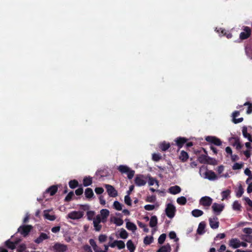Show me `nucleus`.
<instances>
[{"mask_svg":"<svg viewBox=\"0 0 252 252\" xmlns=\"http://www.w3.org/2000/svg\"><path fill=\"white\" fill-rule=\"evenodd\" d=\"M118 170L122 174H126L127 175V178L129 179H131L133 177L135 173V171L134 170L130 169L129 167L125 165H120L118 167Z\"/></svg>","mask_w":252,"mask_h":252,"instance_id":"obj_1","label":"nucleus"},{"mask_svg":"<svg viewBox=\"0 0 252 252\" xmlns=\"http://www.w3.org/2000/svg\"><path fill=\"white\" fill-rule=\"evenodd\" d=\"M175 207L171 203H168L166 205L165 209V213L166 216L169 218H173L176 212Z\"/></svg>","mask_w":252,"mask_h":252,"instance_id":"obj_2","label":"nucleus"},{"mask_svg":"<svg viewBox=\"0 0 252 252\" xmlns=\"http://www.w3.org/2000/svg\"><path fill=\"white\" fill-rule=\"evenodd\" d=\"M32 226L30 225H23L18 229V232H20L24 237L27 236L31 231Z\"/></svg>","mask_w":252,"mask_h":252,"instance_id":"obj_3","label":"nucleus"},{"mask_svg":"<svg viewBox=\"0 0 252 252\" xmlns=\"http://www.w3.org/2000/svg\"><path fill=\"white\" fill-rule=\"evenodd\" d=\"M205 140L209 143L217 146H220L222 145V142L220 139L216 136H207L205 137Z\"/></svg>","mask_w":252,"mask_h":252,"instance_id":"obj_4","label":"nucleus"},{"mask_svg":"<svg viewBox=\"0 0 252 252\" xmlns=\"http://www.w3.org/2000/svg\"><path fill=\"white\" fill-rule=\"evenodd\" d=\"M243 30V32H241L240 34V39L241 40L248 39L251 35L252 31L251 28L247 26H244Z\"/></svg>","mask_w":252,"mask_h":252,"instance_id":"obj_5","label":"nucleus"},{"mask_svg":"<svg viewBox=\"0 0 252 252\" xmlns=\"http://www.w3.org/2000/svg\"><path fill=\"white\" fill-rule=\"evenodd\" d=\"M212 210L215 214L219 215L224 209V205L217 203H214L212 206Z\"/></svg>","mask_w":252,"mask_h":252,"instance_id":"obj_6","label":"nucleus"},{"mask_svg":"<svg viewBox=\"0 0 252 252\" xmlns=\"http://www.w3.org/2000/svg\"><path fill=\"white\" fill-rule=\"evenodd\" d=\"M84 213L81 211H72L69 213L67 216L68 218L72 220H78L83 217Z\"/></svg>","mask_w":252,"mask_h":252,"instance_id":"obj_7","label":"nucleus"},{"mask_svg":"<svg viewBox=\"0 0 252 252\" xmlns=\"http://www.w3.org/2000/svg\"><path fill=\"white\" fill-rule=\"evenodd\" d=\"M212 201L213 199L210 197L206 196L200 199L199 203L203 206L209 207L212 204Z\"/></svg>","mask_w":252,"mask_h":252,"instance_id":"obj_8","label":"nucleus"},{"mask_svg":"<svg viewBox=\"0 0 252 252\" xmlns=\"http://www.w3.org/2000/svg\"><path fill=\"white\" fill-rule=\"evenodd\" d=\"M188 140V139L187 138L183 137H178L176 138L174 141L178 148V150L183 147L184 145L187 142Z\"/></svg>","mask_w":252,"mask_h":252,"instance_id":"obj_9","label":"nucleus"},{"mask_svg":"<svg viewBox=\"0 0 252 252\" xmlns=\"http://www.w3.org/2000/svg\"><path fill=\"white\" fill-rule=\"evenodd\" d=\"M105 187L110 196L114 197L117 196V191L115 189L113 186L110 185H105Z\"/></svg>","mask_w":252,"mask_h":252,"instance_id":"obj_10","label":"nucleus"},{"mask_svg":"<svg viewBox=\"0 0 252 252\" xmlns=\"http://www.w3.org/2000/svg\"><path fill=\"white\" fill-rule=\"evenodd\" d=\"M136 186L140 187L146 185V181L144 179V177L141 175H137L134 180Z\"/></svg>","mask_w":252,"mask_h":252,"instance_id":"obj_11","label":"nucleus"},{"mask_svg":"<svg viewBox=\"0 0 252 252\" xmlns=\"http://www.w3.org/2000/svg\"><path fill=\"white\" fill-rule=\"evenodd\" d=\"M204 178L210 181H213L218 179V177L215 173L212 170H207L204 173Z\"/></svg>","mask_w":252,"mask_h":252,"instance_id":"obj_12","label":"nucleus"},{"mask_svg":"<svg viewBox=\"0 0 252 252\" xmlns=\"http://www.w3.org/2000/svg\"><path fill=\"white\" fill-rule=\"evenodd\" d=\"M53 248L58 252H65L67 250L66 245L59 243H56L53 246Z\"/></svg>","mask_w":252,"mask_h":252,"instance_id":"obj_13","label":"nucleus"},{"mask_svg":"<svg viewBox=\"0 0 252 252\" xmlns=\"http://www.w3.org/2000/svg\"><path fill=\"white\" fill-rule=\"evenodd\" d=\"M209 224L210 227L212 229H217L219 226V221L218 218L217 217H214L213 218H209Z\"/></svg>","mask_w":252,"mask_h":252,"instance_id":"obj_14","label":"nucleus"},{"mask_svg":"<svg viewBox=\"0 0 252 252\" xmlns=\"http://www.w3.org/2000/svg\"><path fill=\"white\" fill-rule=\"evenodd\" d=\"M240 241L237 238H232L229 241V247L233 249H237L240 247Z\"/></svg>","mask_w":252,"mask_h":252,"instance_id":"obj_15","label":"nucleus"},{"mask_svg":"<svg viewBox=\"0 0 252 252\" xmlns=\"http://www.w3.org/2000/svg\"><path fill=\"white\" fill-rule=\"evenodd\" d=\"M100 213L99 215L100 216V218L102 219L103 223H105L110 214L109 211L106 209H103L100 210Z\"/></svg>","mask_w":252,"mask_h":252,"instance_id":"obj_16","label":"nucleus"},{"mask_svg":"<svg viewBox=\"0 0 252 252\" xmlns=\"http://www.w3.org/2000/svg\"><path fill=\"white\" fill-rule=\"evenodd\" d=\"M239 115H240V112L239 111H235L232 114V117L233 118L232 122L235 124L241 123L244 120V119L242 117L238 118V119L236 118Z\"/></svg>","mask_w":252,"mask_h":252,"instance_id":"obj_17","label":"nucleus"},{"mask_svg":"<svg viewBox=\"0 0 252 252\" xmlns=\"http://www.w3.org/2000/svg\"><path fill=\"white\" fill-rule=\"evenodd\" d=\"M50 237L43 232H41L40 235L36 239L34 240V242L36 244H40L43 242V240L49 239Z\"/></svg>","mask_w":252,"mask_h":252,"instance_id":"obj_18","label":"nucleus"},{"mask_svg":"<svg viewBox=\"0 0 252 252\" xmlns=\"http://www.w3.org/2000/svg\"><path fill=\"white\" fill-rule=\"evenodd\" d=\"M242 134L245 138H247L250 142H252V135L248 132V129L246 126H244L242 127Z\"/></svg>","mask_w":252,"mask_h":252,"instance_id":"obj_19","label":"nucleus"},{"mask_svg":"<svg viewBox=\"0 0 252 252\" xmlns=\"http://www.w3.org/2000/svg\"><path fill=\"white\" fill-rule=\"evenodd\" d=\"M85 195L86 198L90 200L94 197V193L91 188H88L85 190Z\"/></svg>","mask_w":252,"mask_h":252,"instance_id":"obj_20","label":"nucleus"},{"mask_svg":"<svg viewBox=\"0 0 252 252\" xmlns=\"http://www.w3.org/2000/svg\"><path fill=\"white\" fill-rule=\"evenodd\" d=\"M58 191V186L57 185H53L50 187L49 188H48L45 193H50L51 196H53L56 194V193Z\"/></svg>","mask_w":252,"mask_h":252,"instance_id":"obj_21","label":"nucleus"},{"mask_svg":"<svg viewBox=\"0 0 252 252\" xmlns=\"http://www.w3.org/2000/svg\"><path fill=\"white\" fill-rule=\"evenodd\" d=\"M20 241L19 240L16 241L15 242H13L10 241L9 240H8L5 241V246L9 249L14 250L16 248V245Z\"/></svg>","mask_w":252,"mask_h":252,"instance_id":"obj_22","label":"nucleus"},{"mask_svg":"<svg viewBox=\"0 0 252 252\" xmlns=\"http://www.w3.org/2000/svg\"><path fill=\"white\" fill-rule=\"evenodd\" d=\"M206 223L204 221H201L199 224L198 228L197 229V233L199 235H202L205 233V228Z\"/></svg>","mask_w":252,"mask_h":252,"instance_id":"obj_23","label":"nucleus"},{"mask_svg":"<svg viewBox=\"0 0 252 252\" xmlns=\"http://www.w3.org/2000/svg\"><path fill=\"white\" fill-rule=\"evenodd\" d=\"M181 188L178 186L171 187L169 189V192L172 194H176L181 192Z\"/></svg>","mask_w":252,"mask_h":252,"instance_id":"obj_24","label":"nucleus"},{"mask_svg":"<svg viewBox=\"0 0 252 252\" xmlns=\"http://www.w3.org/2000/svg\"><path fill=\"white\" fill-rule=\"evenodd\" d=\"M171 248L170 245L169 244L161 246L157 252H170Z\"/></svg>","mask_w":252,"mask_h":252,"instance_id":"obj_25","label":"nucleus"},{"mask_svg":"<svg viewBox=\"0 0 252 252\" xmlns=\"http://www.w3.org/2000/svg\"><path fill=\"white\" fill-rule=\"evenodd\" d=\"M179 158L182 162H185L189 158L188 154L183 150L181 152Z\"/></svg>","mask_w":252,"mask_h":252,"instance_id":"obj_26","label":"nucleus"},{"mask_svg":"<svg viewBox=\"0 0 252 252\" xmlns=\"http://www.w3.org/2000/svg\"><path fill=\"white\" fill-rule=\"evenodd\" d=\"M93 183L92 178L90 176L85 177L83 179V184L84 186L88 187L90 186Z\"/></svg>","mask_w":252,"mask_h":252,"instance_id":"obj_27","label":"nucleus"},{"mask_svg":"<svg viewBox=\"0 0 252 252\" xmlns=\"http://www.w3.org/2000/svg\"><path fill=\"white\" fill-rule=\"evenodd\" d=\"M170 147V144L169 143H167L165 141H164L161 143L159 145V148L162 151H166L167 150L169 147Z\"/></svg>","mask_w":252,"mask_h":252,"instance_id":"obj_28","label":"nucleus"},{"mask_svg":"<svg viewBox=\"0 0 252 252\" xmlns=\"http://www.w3.org/2000/svg\"><path fill=\"white\" fill-rule=\"evenodd\" d=\"M126 246L127 249L130 251V252H134L135 250V246L131 240H129L127 242Z\"/></svg>","mask_w":252,"mask_h":252,"instance_id":"obj_29","label":"nucleus"},{"mask_svg":"<svg viewBox=\"0 0 252 252\" xmlns=\"http://www.w3.org/2000/svg\"><path fill=\"white\" fill-rule=\"evenodd\" d=\"M158 223V218L156 216H152L150 219L149 223L150 226L151 227H154L157 226Z\"/></svg>","mask_w":252,"mask_h":252,"instance_id":"obj_30","label":"nucleus"},{"mask_svg":"<svg viewBox=\"0 0 252 252\" xmlns=\"http://www.w3.org/2000/svg\"><path fill=\"white\" fill-rule=\"evenodd\" d=\"M126 227L128 230H131L132 231H134L137 229L136 225L133 222L129 221L126 222Z\"/></svg>","mask_w":252,"mask_h":252,"instance_id":"obj_31","label":"nucleus"},{"mask_svg":"<svg viewBox=\"0 0 252 252\" xmlns=\"http://www.w3.org/2000/svg\"><path fill=\"white\" fill-rule=\"evenodd\" d=\"M48 210H45L44 211V217L45 219L49 220H54L56 219V217L54 215H51L49 214Z\"/></svg>","mask_w":252,"mask_h":252,"instance_id":"obj_32","label":"nucleus"},{"mask_svg":"<svg viewBox=\"0 0 252 252\" xmlns=\"http://www.w3.org/2000/svg\"><path fill=\"white\" fill-rule=\"evenodd\" d=\"M154 241V238L152 236H146L144 238L143 240V242L145 245H149L152 243Z\"/></svg>","mask_w":252,"mask_h":252,"instance_id":"obj_33","label":"nucleus"},{"mask_svg":"<svg viewBox=\"0 0 252 252\" xmlns=\"http://www.w3.org/2000/svg\"><path fill=\"white\" fill-rule=\"evenodd\" d=\"M191 214L194 217H199L203 214V212L199 209H194L192 211Z\"/></svg>","mask_w":252,"mask_h":252,"instance_id":"obj_34","label":"nucleus"},{"mask_svg":"<svg viewBox=\"0 0 252 252\" xmlns=\"http://www.w3.org/2000/svg\"><path fill=\"white\" fill-rule=\"evenodd\" d=\"M69 186L71 189H75L79 186V183L76 180H70L68 183Z\"/></svg>","mask_w":252,"mask_h":252,"instance_id":"obj_35","label":"nucleus"},{"mask_svg":"<svg viewBox=\"0 0 252 252\" xmlns=\"http://www.w3.org/2000/svg\"><path fill=\"white\" fill-rule=\"evenodd\" d=\"M207 158H209L208 156L205 155H201L198 157V160L200 163L205 164L206 163Z\"/></svg>","mask_w":252,"mask_h":252,"instance_id":"obj_36","label":"nucleus"},{"mask_svg":"<svg viewBox=\"0 0 252 252\" xmlns=\"http://www.w3.org/2000/svg\"><path fill=\"white\" fill-rule=\"evenodd\" d=\"M177 202L181 205H185L187 203V199L184 196L178 197L177 199Z\"/></svg>","mask_w":252,"mask_h":252,"instance_id":"obj_37","label":"nucleus"},{"mask_svg":"<svg viewBox=\"0 0 252 252\" xmlns=\"http://www.w3.org/2000/svg\"><path fill=\"white\" fill-rule=\"evenodd\" d=\"M137 224L139 226V227L140 228H142L143 229V231L145 232H148L149 231V228L147 227L146 224H145V223L141 222V221H137Z\"/></svg>","mask_w":252,"mask_h":252,"instance_id":"obj_38","label":"nucleus"},{"mask_svg":"<svg viewBox=\"0 0 252 252\" xmlns=\"http://www.w3.org/2000/svg\"><path fill=\"white\" fill-rule=\"evenodd\" d=\"M241 205L238 201H235L233 203V209L236 211H241Z\"/></svg>","mask_w":252,"mask_h":252,"instance_id":"obj_39","label":"nucleus"},{"mask_svg":"<svg viewBox=\"0 0 252 252\" xmlns=\"http://www.w3.org/2000/svg\"><path fill=\"white\" fill-rule=\"evenodd\" d=\"M230 190L229 189H227L222 191L221 196H222V200H223L226 199L230 194Z\"/></svg>","mask_w":252,"mask_h":252,"instance_id":"obj_40","label":"nucleus"},{"mask_svg":"<svg viewBox=\"0 0 252 252\" xmlns=\"http://www.w3.org/2000/svg\"><path fill=\"white\" fill-rule=\"evenodd\" d=\"M120 236L121 238L125 239L128 237V233L125 229L121 228L120 233Z\"/></svg>","mask_w":252,"mask_h":252,"instance_id":"obj_41","label":"nucleus"},{"mask_svg":"<svg viewBox=\"0 0 252 252\" xmlns=\"http://www.w3.org/2000/svg\"><path fill=\"white\" fill-rule=\"evenodd\" d=\"M113 206L116 210L121 211L122 210V205L118 201H114Z\"/></svg>","mask_w":252,"mask_h":252,"instance_id":"obj_42","label":"nucleus"},{"mask_svg":"<svg viewBox=\"0 0 252 252\" xmlns=\"http://www.w3.org/2000/svg\"><path fill=\"white\" fill-rule=\"evenodd\" d=\"M166 238V235L165 233L161 234L158 238V243L159 244H162Z\"/></svg>","mask_w":252,"mask_h":252,"instance_id":"obj_43","label":"nucleus"},{"mask_svg":"<svg viewBox=\"0 0 252 252\" xmlns=\"http://www.w3.org/2000/svg\"><path fill=\"white\" fill-rule=\"evenodd\" d=\"M74 195V194L73 191H70L65 197L64 201L69 202L70 201H71Z\"/></svg>","mask_w":252,"mask_h":252,"instance_id":"obj_44","label":"nucleus"},{"mask_svg":"<svg viewBox=\"0 0 252 252\" xmlns=\"http://www.w3.org/2000/svg\"><path fill=\"white\" fill-rule=\"evenodd\" d=\"M117 247L120 250L123 249L125 247V244L124 241L122 240H116Z\"/></svg>","mask_w":252,"mask_h":252,"instance_id":"obj_45","label":"nucleus"},{"mask_svg":"<svg viewBox=\"0 0 252 252\" xmlns=\"http://www.w3.org/2000/svg\"><path fill=\"white\" fill-rule=\"evenodd\" d=\"M244 193V189L241 185H240L238 189V190L236 192V195L237 197H240L242 196Z\"/></svg>","mask_w":252,"mask_h":252,"instance_id":"obj_46","label":"nucleus"},{"mask_svg":"<svg viewBox=\"0 0 252 252\" xmlns=\"http://www.w3.org/2000/svg\"><path fill=\"white\" fill-rule=\"evenodd\" d=\"M95 213L94 211H88L87 212V219L91 220L94 219Z\"/></svg>","mask_w":252,"mask_h":252,"instance_id":"obj_47","label":"nucleus"},{"mask_svg":"<svg viewBox=\"0 0 252 252\" xmlns=\"http://www.w3.org/2000/svg\"><path fill=\"white\" fill-rule=\"evenodd\" d=\"M235 141L234 143L233 144V146H236V148L237 150H239L242 148V145L240 143L239 139L235 138Z\"/></svg>","mask_w":252,"mask_h":252,"instance_id":"obj_48","label":"nucleus"},{"mask_svg":"<svg viewBox=\"0 0 252 252\" xmlns=\"http://www.w3.org/2000/svg\"><path fill=\"white\" fill-rule=\"evenodd\" d=\"M243 165H244L243 163H239L238 162H236L233 165L232 169L233 170L240 169L243 167Z\"/></svg>","mask_w":252,"mask_h":252,"instance_id":"obj_49","label":"nucleus"},{"mask_svg":"<svg viewBox=\"0 0 252 252\" xmlns=\"http://www.w3.org/2000/svg\"><path fill=\"white\" fill-rule=\"evenodd\" d=\"M114 223L117 225V226H121L122 225L123 223V220L119 218H114Z\"/></svg>","mask_w":252,"mask_h":252,"instance_id":"obj_50","label":"nucleus"},{"mask_svg":"<svg viewBox=\"0 0 252 252\" xmlns=\"http://www.w3.org/2000/svg\"><path fill=\"white\" fill-rule=\"evenodd\" d=\"M161 158V156L159 154L154 153L152 155V159L155 161H158Z\"/></svg>","mask_w":252,"mask_h":252,"instance_id":"obj_51","label":"nucleus"},{"mask_svg":"<svg viewBox=\"0 0 252 252\" xmlns=\"http://www.w3.org/2000/svg\"><path fill=\"white\" fill-rule=\"evenodd\" d=\"M125 202L126 205L131 206V199L129 195H126L125 196Z\"/></svg>","mask_w":252,"mask_h":252,"instance_id":"obj_52","label":"nucleus"},{"mask_svg":"<svg viewBox=\"0 0 252 252\" xmlns=\"http://www.w3.org/2000/svg\"><path fill=\"white\" fill-rule=\"evenodd\" d=\"M169 237L171 239H175V241L179 240V238H177L176 234L174 231H171L169 234Z\"/></svg>","mask_w":252,"mask_h":252,"instance_id":"obj_53","label":"nucleus"},{"mask_svg":"<svg viewBox=\"0 0 252 252\" xmlns=\"http://www.w3.org/2000/svg\"><path fill=\"white\" fill-rule=\"evenodd\" d=\"M93 224H94V230L96 231H99L101 230V229L102 228V225L101 224H100V223H96L95 222L93 221Z\"/></svg>","mask_w":252,"mask_h":252,"instance_id":"obj_54","label":"nucleus"},{"mask_svg":"<svg viewBox=\"0 0 252 252\" xmlns=\"http://www.w3.org/2000/svg\"><path fill=\"white\" fill-rule=\"evenodd\" d=\"M206 163L211 165H215L217 164V161L215 159L209 157V158H207Z\"/></svg>","mask_w":252,"mask_h":252,"instance_id":"obj_55","label":"nucleus"},{"mask_svg":"<svg viewBox=\"0 0 252 252\" xmlns=\"http://www.w3.org/2000/svg\"><path fill=\"white\" fill-rule=\"evenodd\" d=\"M155 183L158 184V182L157 180L152 177L149 178L148 184L149 186H153Z\"/></svg>","mask_w":252,"mask_h":252,"instance_id":"obj_56","label":"nucleus"},{"mask_svg":"<svg viewBox=\"0 0 252 252\" xmlns=\"http://www.w3.org/2000/svg\"><path fill=\"white\" fill-rule=\"evenodd\" d=\"M93 221L98 223H100V222L103 223L102 219L100 218V216L99 215H97L95 218H94Z\"/></svg>","mask_w":252,"mask_h":252,"instance_id":"obj_57","label":"nucleus"},{"mask_svg":"<svg viewBox=\"0 0 252 252\" xmlns=\"http://www.w3.org/2000/svg\"><path fill=\"white\" fill-rule=\"evenodd\" d=\"M26 249V246L25 244H22L20 245L17 249V251L18 252H24Z\"/></svg>","mask_w":252,"mask_h":252,"instance_id":"obj_58","label":"nucleus"},{"mask_svg":"<svg viewBox=\"0 0 252 252\" xmlns=\"http://www.w3.org/2000/svg\"><path fill=\"white\" fill-rule=\"evenodd\" d=\"M94 191L97 194H101L104 191V189L101 187H96L94 189Z\"/></svg>","mask_w":252,"mask_h":252,"instance_id":"obj_59","label":"nucleus"},{"mask_svg":"<svg viewBox=\"0 0 252 252\" xmlns=\"http://www.w3.org/2000/svg\"><path fill=\"white\" fill-rule=\"evenodd\" d=\"M107 236L105 235L101 234L99 236L98 240L100 243H103L106 241Z\"/></svg>","mask_w":252,"mask_h":252,"instance_id":"obj_60","label":"nucleus"},{"mask_svg":"<svg viewBox=\"0 0 252 252\" xmlns=\"http://www.w3.org/2000/svg\"><path fill=\"white\" fill-rule=\"evenodd\" d=\"M243 232L246 234H247L248 235H250L252 233V229L250 227L244 228L243 229Z\"/></svg>","mask_w":252,"mask_h":252,"instance_id":"obj_61","label":"nucleus"},{"mask_svg":"<svg viewBox=\"0 0 252 252\" xmlns=\"http://www.w3.org/2000/svg\"><path fill=\"white\" fill-rule=\"evenodd\" d=\"M155 206L154 205L148 204L144 206V209L147 211H151L155 209Z\"/></svg>","mask_w":252,"mask_h":252,"instance_id":"obj_62","label":"nucleus"},{"mask_svg":"<svg viewBox=\"0 0 252 252\" xmlns=\"http://www.w3.org/2000/svg\"><path fill=\"white\" fill-rule=\"evenodd\" d=\"M155 200L156 196L155 195L148 196L146 199V201L149 202H154Z\"/></svg>","mask_w":252,"mask_h":252,"instance_id":"obj_63","label":"nucleus"},{"mask_svg":"<svg viewBox=\"0 0 252 252\" xmlns=\"http://www.w3.org/2000/svg\"><path fill=\"white\" fill-rule=\"evenodd\" d=\"M245 174L250 177V179H252V173L249 168H246L244 171Z\"/></svg>","mask_w":252,"mask_h":252,"instance_id":"obj_64","label":"nucleus"}]
</instances>
